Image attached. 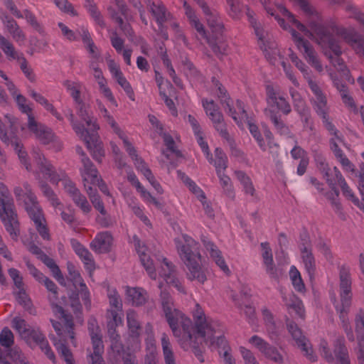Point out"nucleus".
Segmentation results:
<instances>
[{
    "instance_id": "f257e3e1",
    "label": "nucleus",
    "mask_w": 364,
    "mask_h": 364,
    "mask_svg": "<svg viewBox=\"0 0 364 364\" xmlns=\"http://www.w3.org/2000/svg\"><path fill=\"white\" fill-rule=\"evenodd\" d=\"M277 9L284 16L287 18L289 22L295 26L298 30L303 32L306 36L311 39H315L316 43L321 46L323 49H328L331 51L334 56L327 51H325V55L329 58L331 63L339 72H341L343 75L346 77L348 75L350 71L343 60L341 58L342 50L339 42L336 39L333 33L329 31L328 28L322 23L314 22L310 24L311 31L303 23L299 21L286 7L282 5H278Z\"/></svg>"
},
{
    "instance_id": "f03ea898",
    "label": "nucleus",
    "mask_w": 364,
    "mask_h": 364,
    "mask_svg": "<svg viewBox=\"0 0 364 364\" xmlns=\"http://www.w3.org/2000/svg\"><path fill=\"white\" fill-rule=\"evenodd\" d=\"M174 242L181 259L189 271L188 279L204 284L207 276L205 269L201 266L199 242L187 234H183L181 239L176 238Z\"/></svg>"
},
{
    "instance_id": "7ed1b4c3",
    "label": "nucleus",
    "mask_w": 364,
    "mask_h": 364,
    "mask_svg": "<svg viewBox=\"0 0 364 364\" xmlns=\"http://www.w3.org/2000/svg\"><path fill=\"white\" fill-rule=\"evenodd\" d=\"M33 154L41 172L48 176L50 183L58 184L59 181H64V188L75 205L79 206L83 212H90V206L85 196L80 193L73 182L65 179L67 177L65 172L62 170L56 171L54 166L39 150H35Z\"/></svg>"
},
{
    "instance_id": "20e7f679",
    "label": "nucleus",
    "mask_w": 364,
    "mask_h": 364,
    "mask_svg": "<svg viewBox=\"0 0 364 364\" xmlns=\"http://www.w3.org/2000/svg\"><path fill=\"white\" fill-rule=\"evenodd\" d=\"M33 154L41 172L48 176L50 183L58 184L59 181H64V188L75 205L79 206L83 212H90V206L85 196L80 193L73 182L65 179L67 177L65 172L62 170L56 171L54 166L39 150H35Z\"/></svg>"
},
{
    "instance_id": "39448f33",
    "label": "nucleus",
    "mask_w": 364,
    "mask_h": 364,
    "mask_svg": "<svg viewBox=\"0 0 364 364\" xmlns=\"http://www.w3.org/2000/svg\"><path fill=\"white\" fill-rule=\"evenodd\" d=\"M193 318L198 336L207 338L212 344H215L218 348L223 351L230 348L224 336L225 326L218 321L208 318L203 309L198 304L195 305L193 311Z\"/></svg>"
},
{
    "instance_id": "423d86ee",
    "label": "nucleus",
    "mask_w": 364,
    "mask_h": 364,
    "mask_svg": "<svg viewBox=\"0 0 364 364\" xmlns=\"http://www.w3.org/2000/svg\"><path fill=\"white\" fill-rule=\"evenodd\" d=\"M265 90L267 107L264 109V114L274 124L278 134L287 136L290 133L289 129L282 120L281 115L276 109L284 115H288L291 112V105L286 98L279 95V92L272 85H267Z\"/></svg>"
},
{
    "instance_id": "0eeeda50",
    "label": "nucleus",
    "mask_w": 364,
    "mask_h": 364,
    "mask_svg": "<svg viewBox=\"0 0 364 364\" xmlns=\"http://www.w3.org/2000/svg\"><path fill=\"white\" fill-rule=\"evenodd\" d=\"M63 85L66 87L75 101L78 103L77 114L84 123L75 120L74 114L70 109H68V112L65 113V115L76 134L85 141L87 149L91 150V134L89 129L85 127V125L89 127L91 123V118L89 115L90 107L89 106L86 107L84 104H81L80 101V91L75 86L73 82L65 80L63 82Z\"/></svg>"
},
{
    "instance_id": "6e6552de",
    "label": "nucleus",
    "mask_w": 364,
    "mask_h": 364,
    "mask_svg": "<svg viewBox=\"0 0 364 364\" xmlns=\"http://www.w3.org/2000/svg\"><path fill=\"white\" fill-rule=\"evenodd\" d=\"M0 218L4 226L14 240L20 235V223L14 199L7 186L0 183Z\"/></svg>"
},
{
    "instance_id": "1a4fd4ad",
    "label": "nucleus",
    "mask_w": 364,
    "mask_h": 364,
    "mask_svg": "<svg viewBox=\"0 0 364 364\" xmlns=\"http://www.w3.org/2000/svg\"><path fill=\"white\" fill-rule=\"evenodd\" d=\"M23 186L26 191V194L28 198V200H26V202L25 201V209L30 218L33 221L36 228L41 237L43 240H49L50 238L49 230L46 224L43 210L38 204L37 197L33 192L31 186L28 182H26Z\"/></svg>"
},
{
    "instance_id": "9d476101",
    "label": "nucleus",
    "mask_w": 364,
    "mask_h": 364,
    "mask_svg": "<svg viewBox=\"0 0 364 364\" xmlns=\"http://www.w3.org/2000/svg\"><path fill=\"white\" fill-rule=\"evenodd\" d=\"M162 283H159L161 305L173 334L178 335L179 329L183 327L185 320L190 318L179 310L173 308V301L171 294L166 289H162Z\"/></svg>"
},
{
    "instance_id": "9b49d317",
    "label": "nucleus",
    "mask_w": 364,
    "mask_h": 364,
    "mask_svg": "<svg viewBox=\"0 0 364 364\" xmlns=\"http://www.w3.org/2000/svg\"><path fill=\"white\" fill-rule=\"evenodd\" d=\"M197 333L196 332L195 323L191 319H186L183 322V327L179 329L178 335H173L177 338L181 347L184 350H192L195 356L200 362H204L203 351L200 343L197 341Z\"/></svg>"
},
{
    "instance_id": "f8f14e48",
    "label": "nucleus",
    "mask_w": 364,
    "mask_h": 364,
    "mask_svg": "<svg viewBox=\"0 0 364 364\" xmlns=\"http://www.w3.org/2000/svg\"><path fill=\"white\" fill-rule=\"evenodd\" d=\"M333 353L328 348V342L322 339L319 344V350L321 355L328 363L334 362L335 358L340 364H350L348 350L346 346V341L343 336H338L333 341Z\"/></svg>"
},
{
    "instance_id": "ddd939ff",
    "label": "nucleus",
    "mask_w": 364,
    "mask_h": 364,
    "mask_svg": "<svg viewBox=\"0 0 364 364\" xmlns=\"http://www.w3.org/2000/svg\"><path fill=\"white\" fill-rule=\"evenodd\" d=\"M202 105L206 115L211 120L214 128L219 133L220 136L228 142L230 147L233 148L234 140L230 137L227 130L223 115L220 111L218 105L213 100H208V99H203Z\"/></svg>"
},
{
    "instance_id": "4468645a",
    "label": "nucleus",
    "mask_w": 364,
    "mask_h": 364,
    "mask_svg": "<svg viewBox=\"0 0 364 364\" xmlns=\"http://www.w3.org/2000/svg\"><path fill=\"white\" fill-rule=\"evenodd\" d=\"M115 7L110 6L108 11L111 19L118 25L120 30L127 36H132L134 33L130 25L133 20L130 9L124 0H113Z\"/></svg>"
},
{
    "instance_id": "2eb2a0df",
    "label": "nucleus",
    "mask_w": 364,
    "mask_h": 364,
    "mask_svg": "<svg viewBox=\"0 0 364 364\" xmlns=\"http://www.w3.org/2000/svg\"><path fill=\"white\" fill-rule=\"evenodd\" d=\"M291 34L297 48L303 55L309 65L318 72L323 70V66L318 58V55L309 41L305 40L296 30L291 29Z\"/></svg>"
},
{
    "instance_id": "dca6fc26",
    "label": "nucleus",
    "mask_w": 364,
    "mask_h": 364,
    "mask_svg": "<svg viewBox=\"0 0 364 364\" xmlns=\"http://www.w3.org/2000/svg\"><path fill=\"white\" fill-rule=\"evenodd\" d=\"M47 290L50 292V295L48 296V299L50 303V306L54 314H60L63 317L68 323V334L72 337V326L73 325V316L70 314H67L63 308L56 303L58 299V292L57 285L48 277H45L42 282Z\"/></svg>"
},
{
    "instance_id": "f3484780",
    "label": "nucleus",
    "mask_w": 364,
    "mask_h": 364,
    "mask_svg": "<svg viewBox=\"0 0 364 364\" xmlns=\"http://www.w3.org/2000/svg\"><path fill=\"white\" fill-rule=\"evenodd\" d=\"M248 342L255 346L267 359L277 364L284 363V357L278 349L257 335H253Z\"/></svg>"
},
{
    "instance_id": "a211bd4d",
    "label": "nucleus",
    "mask_w": 364,
    "mask_h": 364,
    "mask_svg": "<svg viewBox=\"0 0 364 364\" xmlns=\"http://www.w3.org/2000/svg\"><path fill=\"white\" fill-rule=\"evenodd\" d=\"M341 305L338 307L350 308L352 301V279L350 270L346 267H341L339 272Z\"/></svg>"
},
{
    "instance_id": "6ab92c4d",
    "label": "nucleus",
    "mask_w": 364,
    "mask_h": 364,
    "mask_svg": "<svg viewBox=\"0 0 364 364\" xmlns=\"http://www.w3.org/2000/svg\"><path fill=\"white\" fill-rule=\"evenodd\" d=\"M287 325L289 333L306 358L311 362H316L317 356L314 354L311 346H308L309 340L303 336L301 330L298 327L297 324L294 321H289Z\"/></svg>"
},
{
    "instance_id": "aec40b11",
    "label": "nucleus",
    "mask_w": 364,
    "mask_h": 364,
    "mask_svg": "<svg viewBox=\"0 0 364 364\" xmlns=\"http://www.w3.org/2000/svg\"><path fill=\"white\" fill-rule=\"evenodd\" d=\"M29 251L32 254L36 255L38 258L50 269L52 275L60 284L65 286V279L58 265L55 263L53 259L48 257L40 247H38L35 244H32L30 246Z\"/></svg>"
},
{
    "instance_id": "412c9836",
    "label": "nucleus",
    "mask_w": 364,
    "mask_h": 364,
    "mask_svg": "<svg viewBox=\"0 0 364 364\" xmlns=\"http://www.w3.org/2000/svg\"><path fill=\"white\" fill-rule=\"evenodd\" d=\"M133 242L134 244L136 251L139 255L141 265L145 269L149 277L151 279H156V272L155 266L153 259L151 258L150 255L146 252L148 250L146 246L143 242H141L140 239L136 235H134Z\"/></svg>"
},
{
    "instance_id": "4be33fe9",
    "label": "nucleus",
    "mask_w": 364,
    "mask_h": 364,
    "mask_svg": "<svg viewBox=\"0 0 364 364\" xmlns=\"http://www.w3.org/2000/svg\"><path fill=\"white\" fill-rule=\"evenodd\" d=\"M108 69L117 82L122 87L129 99L135 101V95L131 84L122 73L119 65L112 59L107 61Z\"/></svg>"
},
{
    "instance_id": "5701e85b",
    "label": "nucleus",
    "mask_w": 364,
    "mask_h": 364,
    "mask_svg": "<svg viewBox=\"0 0 364 364\" xmlns=\"http://www.w3.org/2000/svg\"><path fill=\"white\" fill-rule=\"evenodd\" d=\"M191 26L195 28L201 37L206 40L213 52L219 58L227 54L228 44L224 41H216V40L208 37L203 25L198 18L190 22Z\"/></svg>"
},
{
    "instance_id": "b1692460",
    "label": "nucleus",
    "mask_w": 364,
    "mask_h": 364,
    "mask_svg": "<svg viewBox=\"0 0 364 364\" xmlns=\"http://www.w3.org/2000/svg\"><path fill=\"white\" fill-rule=\"evenodd\" d=\"M92 206L97 211L95 215V223L102 228L113 225L114 220L105 207V204L98 194L92 193Z\"/></svg>"
},
{
    "instance_id": "393cba45",
    "label": "nucleus",
    "mask_w": 364,
    "mask_h": 364,
    "mask_svg": "<svg viewBox=\"0 0 364 364\" xmlns=\"http://www.w3.org/2000/svg\"><path fill=\"white\" fill-rule=\"evenodd\" d=\"M200 240L205 248L209 252L210 257L215 262L217 266L227 275L230 274V270L226 264V262L223 256L222 252L219 250L217 245L210 240L208 237L202 235Z\"/></svg>"
},
{
    "instance_id": "a878e982",
    "label": "nucleus",
    "mask_w": 364,
    "mask_h": 364,
    "mask_svg": "<svg viewBox=\"0 0 364 364\" xmlns=\"http://www.w3.org/2000/svg\"><path fill=\"white\" fill-rule=\"evenodd\" d=\"M66 266L68 274L67 277L68 279L71 282L75 289H77L78 286L80 287L79 291L81 293L82 299L85 301V305H87V304L90 303V291L87 287L83 282L79 271L76 269L73 262L68 261Z\"/></svg>"
},
{
    "instance_id": "bb28decb",
    "label": "nucleus",
    "mask_w": 364,
    "mask_h": 364,
    "mask_svg": "<svg viewBox=\"0 0 364 364\" xmlns=\"http://www.w3.org/2000/svg\"><path fill=\"white\" fill-rule=\"evenodd\" d=\"M144 2L156 23L161 24L172 20L173 15L161 0H144Z\"/></svg>"
},
{
    "instance_id": "cd10ccee",
    "label": "nucleus",
    "mask_w": 364,
    "mask_h": 364,
    "mask_svg": "<svg viewBox=\"0 0 364 364\" xmlns=\"http://www.w3.org/2000/svg\"><path fill=\"white\" fill-rule=\"evenodd\" d=\"M323 25L328 28L329 31L331 33L332 32H334L338 36L342 38L346 43L353 48V49L363 39V37L353 28H348L343 26H338L335 23Z\"/></svg>"
},
{
    "instance_id": "c85d7f7f",
    "label": "nucleus",
    "mask_w": 364,
    "mask_h": 364,
    "mask_svg": "<svg viewBox=\"0 0 364 364\" xmlns=\"http://www.w3.org/2000/svg\"><path fill=\"white\" fill-rule=\"evenodd\" d=\"M28 129L43 144H48L53 140L54 134L52 129L41 123H38L34 116H29Z\"/></svg>"
},
{
    "instance_id": "c756f323",
    "label": "nucleus",
    "mask_w": 364,
    "mask_h": 364,
    "mask_svg": "<svg viewBox=\"0 0 364 364\" xmlns=\"http://www.w3.org/2000/svg\"><path fill=\"white\" fill-rule=\"evenodd\" d=\"M159 275L167 284L173 285L179 292L186 293L185 287L176 276L175 266L165 257L163 258V266Z\"/></svg>"
},
{
    "instance_id": "7c9ffc66",
    "label": "nucleus",
    "mask_w": 364,
    "mask_h": 364,
    "mask_svg": "<svg viewBox=\"0 0 364 364\" xmlns=\"http://www.w3.org/2000/svg\"><path fill=\"white\" fill-rule=\"evenodd\" d=\"M76 153L80 157V161L82 164V168H80V175L84 184V187L87 193L89 198H91V161L87 156L82 148L80 146H75Z\"/></svg>"
},
{
    "instance_id": "2f4dec72",
    "label": "nucleus",
    "mask_w": 364,
    "mask_h": 364,
    "mask_svg": "<svg viewBox=\"0 0 364 364\" xmlns=\"http://www.w3.org/2000/svg\"><path fill=\"white\" fill-rule=\"evenodd\" d=\"M57 315H59V316L62 318H63L64 321V326L62 325V323L59 321H55L53 319H50V322L52 323V326L55 331L57 335L58 336L59 338H57L54 335H50L49 338L53 341V344L55 342H62L63 343H65L66 346L68 343V339H70L72 342H73L74 340V324L72 326V337L68 334V323H66L65 318L62 317V316L60 314H58Z\"/></svg>"
},
{
    "instance_id": "473e14b6",
    "label": "nucleus",
    "mask_w": 364,
    "mask_h": 364,
    "mask_svg": "<svg viewBox=\"0 0 364 364\" xmlns=\"http://www.w3.org/2000/svg\"><path fill=\"white\" fill-rule=\"evenodd\" d=\"M1 21L16 42H24L26 37L18 23L11 16L6 13H3L1 16Z\"/></svg>"
},
{
    "instance_id": "72a5a7b5",
    "label": "nucleus",
    "mask_w": 364,
    "mask_h": 364,
    "mask_svg": "<svg viewBox=\"0 0 364 364\" xmlns=\"http://www.w3.org/2000/svg\"><path fill=\"white\" fill-rule=\"evenodd\" d=\"M113 237L108 231L97 233L92 240V250L97 253H107L111 250Z\"/></svg>"
},
{
    "instance_id": "f704fd0d",
    "label": "nucleus",
    "mask_w": 364,
    "mask_h": 364,
    "mask_svg": "<svg viewBox=\"0 0 364 364\" xmlns=\"http://www.w3.org/2000/svg\"><path fill=\"white\" fill-rule=\"evenodd\" d=\"M98 129H100V126L95 122H92V159L98 163H101L105 156V149L99 135L94 134V132H97Z\"/></svg>"
},
{
    "instance_id": "c9c22d12",
    "label": "nucleus",
    "mask_w": 364,
    "mask_h": 364,
    "mask_svg": "<svg viewBox=\"0 0 364 364\" xmlns=\"http://www.w3.org/2000/svg\"><path fill=\"white\" fill-rule=\"evenodd\" d=\"M137 317L136 313L133 310L129 311L127 313V323L129 329V337L135 342L139 341L141 331V327Z\"/></svg>"
},
{
    "instance_id": "e433bc0d",
    "label": "nucleus",
    "mask_w": 364,
    "mask_h": 364,
    "mask_svg": "<svg viewBox=\"0 0 364 364\" xmlns=\"http://www.w3.org/2000/svg\"><path fill=\"white\" fill-rule=\"evenodd\" d=\"M70 242L76 255L83 262L88 275L91 277V259L89 251L76 239L72 238Z\"/></svg>"
},
{
    "instance_id": "4c0bfd02",
    "label": "nucleus",
    "mask_w": 364,
    "mask_h": 364,
    "mask_svg": "<svg viewBox=\"0 0 364 364\" xmlns=\"http://www.w3.org/2000/svg\"><path fill=\"white\" fill-rule=\"evenodd\" d=\"M126 295L132 305L141 306L147 301V291L141 287H127Z\"/></svg>"
},
{
    "instance_id": "58836bf2",
    "label": "nucleus",
    "mask_w": 364,
    "mask_h": 364,
    "mask_svg": "<svg viewBox=\"0 0 364 364\" xmlns=\"http://www.w3.org/2000/svg\"><path fill=\"white\" fill-rule=\"evenodd\" d=\"M107 328L109 338H114L120 335L117 331V327L122 323V319L116 311H107Z\"/></svg>"
},
{
    "instance_id": "ea45409f",
    "label": "nucleus",
    "mask_w": 364,
    "mask_h": 364,
    "mask_svg": "<svg viewBox=\"0 0 364 364\" xmlns=\"http://www.w3.org/2000/svg\"><path fill=\"white\" fill-rule=\"evenodd\" d=\"M262 314L267 334L271 340H274L279 335L278 328L274 321L272 313L267 308L262 309Z\"/></svg>"
},
{
    "instance_id": "a19ab883",
    "label": "nucleus",
    "mask_w": 364,
    "mask_h": 364,
    "mask_svg": "<svg viewBox=\"0 0 364 364\" xmlns=\"http://www.w3.org/2000/svg\"><path fill=\"white\" fill-rule=\"evenodd\" d=\"M92 364H105L102 356L104 353V343L101 335L92 333Z\"/></svg>"
},
{
    "instance_id": "79ce46f5",
    "label": "nucleus",
    "mask_w": 364,
    "mask_h": 364,
    "mask_svg": "<svg viewBox=\"0 0 364 364\" xmlns=\"http://www.w3.org/2000/svg\"><path fill=\"white\" fill-rule=\"evenodd\" d=\"M336 311L339 313V318L342 322V327L345 333L346 334L348 340L350 342H353L355 341L354 333L347 318V314L349 308L336 306Z\"/></svg>"
},
{
    "instance_id": "37998d69",
    "label": "nucleus",
    "mask_w": 364,
    "mask_h": 364,
    "mask_svg": "<svg viewBox=\"0 0 364 364\" xmlns=\"http://www.w3.org/2000/svg\"><path fill=\"white\" fill-rule=\"evenodd\" d=\"M300 252L304 267L309 277H312L316 272V260L312 252V248L300 250Z\"/></svg>"
},
{
    "instance_id": "c03bdc74",
    "label": "nucleus",
    "mask_w": 364,
    "mask_h": 364,
    "mask_svg": "<svg viewBox=\"0 0 364 364\" xmlns=\"http://www.w3.org/2000/svg\"><path fill=\"white\" fill-rule=\"evenodd\" d=\"M11 144L14 147V149L18 153V158L21 163L25 166L28 171H31L32 166L28 161L27 152L23 150V144L17 136L12 137Z\"/></svg>"
},
{
    "instance_id": "a18cd8bd",
    "label": "nucleus",
    "mask_w": 364,
    "mask_h": 364,
    "mask_svg": "<svg viewBox=\"0 0 364 364\" xmlns=\"http://www.w3.org/2000/svg\"><path fill=\"white\" fill-rule=\"evenodd\" d=\"M161 346L165 364H176L175 355L168 336L164 333L161 336Z\"/></svg>"
},
{
    "instance_id": "49530a36",
    "label": "nucleus",
    "mask_w": 364,
    "mask_h": 364,
    "mask_svg": "<svg viewBox=\"0 0 364 364\" xmlns=\"http://www.w3.org/2000/svg\"><path fill=\"white\" fill-rule=\"evenodd\" d=\"M208 24L213 32H220L223 28V24L219 13L215 10H209V12L204 13Z\"/></svg>"
},
{
    "instance_id": "de8ad7c7",
    "label": "nucleus",
    "mask_w": 364,
    "mask_h": 364,
    "mask_svg": "<svg viewBox=\"0 0 364 364\" xmlns=\"http://www.w3.org/2000/svg\"><path fill=\"white\" fill-rule=\"evenodd\" d=\"M289 277L295 291L299 293H304L306 291L305 284L303 282L301 274L294 265H292L290 267Z\"/></svg>"
},
{
    "instance_id": "09e8293b",
    "label": "nucleus",
    "mask_w": 364,
    "mask_h": 364,
    "mask_svg": "<svg viewBox=\"0 0 364 364\" xmlns=\"http://www.w3.org/2000/svg\"><path fill=\"white\" fill-rule=\"evenodd\" d=\"M235 175L242 185L244 192L246 194L253 196L255 193V189L251 178L242 171H235Z\"/></svg>"
},
{
    "instance_id": "8fccbe9b",
    "label": "nucleus",
    "mask_w": 364,
    "mask_h": 364,
    "mask_svg": "<svg viewBox=\"0 0 364 364\" xmlns=\"http://www.w3.org/2000/svg\"><path fill=\"white\" fill-rule=\"evenodd\" d=\"M215 159L213 161L215 171H225L228 168V159L225 153L221 148L217 147L214 151Z\"/></svg>"
},
{
    "instance_id": "3c124183",
    "label": "nucleus",
    "mask_w": 364,
    "mask_h": 364,
    "mask_svg": "<svg viewBox=\"0 0 364 364\" xmlns=\"http://www.w3.org/2000/svg\"><path fill=\"white\" fill-rule=\"evenodd\" d=\"M254 28L255 34L256 35L258 40V45L261 50L265 53V56L267 57L269 55L268 49L272 48V45L265 39V31L261 26L260 23L257 26L252 27Z\"/></svg>"
},
{
    "instance_id": "603ef678",
    "label": "nucleus",
    "mask_w": 364,
    "mask_h": 364,
    "mask_svg": "<svg viewBox=\"0 0 364 364\" xmlns=\"http://www.w3.org/2000/svg\"><path fill=\"white\" fill-rule=\"evenodd\" d=\"M316 113L321 117L325 118L328 115L329 108L327 105L326 97L314 99L312 102Z\"/></svg>"
},
{
    "instance_id": "864d4df0",
    "label": "nucleus",
    "mask_w": 364,
    "mask_h": 364,
    "mask_svg": "<svg viewBox=\"0 0 364 364\" xmlns=\"http://www.w3.org/2000/svg\"><path fill=\"white\" fill-rule=\"evenodd\" d=\"M55 347L60 356L64 360L66 364H75V360L71 350L62 342H55Z\"/></svg>"
},
{
    "instance_id": "5fc2aeb1",
    "label": "nucleus",
    "mask_w": 364,
    "mask_h": 364,
    "mask_svg": "<svg viewBox=\"0 0 364 364\" xmlns=\"http://www.w3.org/2000/svg\"><path fill=\"white\" fill-rule=\"evenodd\" d=\"M39 188L43 196L51 202L54 207H57L60 204V202L59 201L56 194L46 181H40Z\"/></svg>"
},
{
    "instance_id": "6e6d98bb",
    "label": "nucleus",
    "mask_w": 364,
    "mask_h": 364,
    "mask_svg": "<svg viewBox=\"0 0 364 364\" xmlns=\"http://www.w3.org/2000/svg\"><path fill=\"white\" fill-rule=\"evenodd\" d=\"M289 94L292 100L294 108L297 113L308 109L305 100L296 90L289 87Z\"/></svg>"
},
{
    "instance_id": "4d7b16f0",
    "label": "nucleus",
    "mask_w": 364,
    "mask_h": 364,
    "mask_svg": "<svg viewBox=\"0 0 364 364\" xmlns=\"http://www.w3.org/2000/svg\"><path fill=\"white\" fill-rule=\"evenodd\" d=\"M18 291L16 294V298L21 306L28 311L31 314H34V309L31 299L26 293L23 288L18 289Z\"/></svg>"
},
{
    "instance_id": "13d9d810",
    "label": "nucleus",
    "mask_w": 364,
    "mask_h": 364,
    "mask_svg": "<svg viewBox=\"0 0 364 364\" xmlns=\"http://www.w3.org/2000/svg\"><path fill=\"white\" fill-rule=\"evenodd\" d=\"M345 10L350 18L355 19L358 23L364 26V13L354 4L348 2L345 6Z\"/></svg>"
},
{
    "instance_id": "bf43d9fd",
    "label": "nucleus",
    "mask_w": 364,
    "mask_h": 364,
    "mask_svg": "<svg viewBox=\"0 0 364 364\" xmlns=\"http://www.w3.org/2000/svg\"><path fill=\"white\" fill-rule=\"evenodd\" d=\"M220 180V183L223 189L224 193L229 197L234 196L233 188L231 183L230 178L224 173V171L220 172L218 171L216 173Z\"/></svg>"
},
{
    "instance_id": "052dcab7",
    "label": "nucleus",
    "mask_w": 364,
    "mask_h": 364,
    "mask_svg": "<svg viewBox=\"0 0 364 364\" xmlns=\"http://www.w3.org/2000/svg\"><path fill=\"white\" fill-rule=\"evenodd\" d=\"M98 171L96 168L92 167V185L97 186L100 191L107 196L111 197L108 186L102 178L97 175Z\"/></svg>"
},
{
    "instance_id": "680f3d73",
    "label": "nucleus",
    "mask_w": 364,
    "mask_h": 364,
    "mask_svg": "<svg viewBox=\"0 0 364 364\" xmlns=\"http://www.w3.org/2000/svg\"><path fill=\"white\" fill-rule=\"evenodd\" d=\"M248 129L253 138L256 140L260 149L263 151H266L267 146L258 127L254 123L248 122Z\"/></svg>"
},
{
    "instance_id": "e2e57ef3",
    "label": "nucleus",
    "mask_w": 364,
    "mask_h": 364,
    "mask_svg": "<svg viewBox=\"0 0 364 364\" xmlns=\"http://www.w3.org/2000/svg\"><path fill=\"white\" fill-rule=\"evenodd\" d=\"M228 6V14L232 18H239L242 11V5L238 0H226Z\"/></svg>"
},
{
    "instance_id": "0e129e2a",
    "label": "nucleus",
    "mask_w": 364,
    "mask_h": 364,
    "mask_svg": "<svg viewBox=\"0 0 364 364\" xmlns=\"http://www.w3.org/2000/svg\"><path fill=\"white\" fill-rule=\"evenodd\" d=\"M23 16L26 20L27 23L39 33L44 32L42 25L38 21L35 15L28 9L23 10Z\"/></svg>"
},
{
    "instance_id": "69168bd1",
    "label": "nucleus",
    "mask_w": 364,
    "mask_h": 364,
    "mask_svg": "<svg viewBox=\"0 0 364 364\" xmlns=\"http://www.w3.org/2000/svg\"><path fill=\"white\" fill-rule=\"evenodd\" d=\"M0 48L5 53L9 60H16L18 58V53L11 42L5 38L0 43Z\"/></svg>"
},
{
    "instance_id": "338daca9",
    "label": "nucleus",
    "mask_w": 364,
    "mask_h": 364,
    "mask_svg": "<svg viewBox=\"0 0 364 364\" xmlns=\"http://www.w3.org/2000/svg\"><path fill=\"white\" fill-rule=\"evenodd\" d=\"M6 355L9 357L15 364H29L26 360L24 355L18 347H14L8 350Z\"/></svg>"
},
{
    "instance_id": "774afa93",
    "label": "nucleus",
    "mask_w": 364,
    "mask_h": 364,
    "mask_svg": "<svg viewBox=\"0 0 364 364\" xmlns=\"http://www.w3.org/2000/svg\"><path fill=\"white\" fill-rule=\"evenodd\" d=\"M0 344L6 348L14 344V334L8 327H4L0 333Z\"/></svg>"
}]
</instances>
